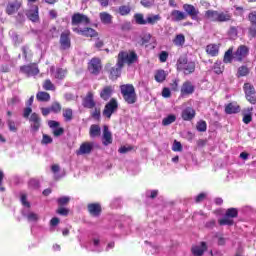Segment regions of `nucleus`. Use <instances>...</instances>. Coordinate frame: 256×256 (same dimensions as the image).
<instances>
[{
  "label": "nucleus",
  "mask_w": 256,
  "mask_h": 256,
  "mask_svg": "<svg viewBox=\"0 0 256 256\" xmlns=\"http://www.w3.org/2000/svg\"><path fill=\"white\" fill-rule=\"evenodd\" d=\"M176 120H177V117L171 114L162 120V125H164V127H167V125H171V123H175Z\"/></svg>",
  "instance_id": "obj_42"
},
{
  "label": "nucleus",
  "mask_w": 256,
  "mask_h": 256,
  "mask_svg": "<svg viewBox=\"0 0 256 256\" xmlns=\"http://www.w3.org/2000/svg\"><path fill=\"white\" fill-rule=\"evenodd\" d=\"M104 245L105 242L101 238L94 237L89 243V246H85V248L89 249V251H94L95 253H101V251H103Z\"/></svg>",
  "instance_id": "obj_4"
},
{
  "label": "nucleus",
  "mask_w": 256,
  "mask_h": 256,
  "mask_svg": "<svg viewBox=\"0 0 256 256\" xmlns=\"http://www.w3.org/2000/svg\"><path fill=\"white\" fill-rule=\"evenodd\" d=\"M72 31L78 33V35H83L84 37H95V35H97V32L93 28L80 29L79 27L74 26Z\"/></svg>",
  "instance_id": "obj_13"
},
{
  "label": "nucleus",
  "mask_w": 256,
  "mask_h": 256,
  "mask_svg": "<svg viewBox=\"0 0 256 256\" xmlns=\"http://www.w3.org/2000/svg\"><path fill=\"white\" fill-rule=\"evenodd\" d=\"M62 115L64 117V121L66 122L73 121V109L64 108L62 111Z\"/></svg>",
  "instance_id": "obj_35"
},
{
  "label": "nucleus",
  "mask_w": 256,
  "mask_h": 256,
  "mask_svg": "<svg viewBox=\"0 0 256 256\" xmlns=\"http://www.w3.org/2000/svg\"><path fill=\"white\" fill-rule=\"evenodd\" d=\"M173 43L176 45V47H183V45H185V36L183 34L176 35Z\"/></svg>",
  "instance_id": "obj_38"
},
{
  "label": "nucleus",
  "mask_w": 256,
  "mask_h": 256,
  "mask_svg": "<svg viewBox=\"0 0 256 256\" xmlns=\"http://www.w3.org/2000/svg\"><path fill=\"white\" fill-rule=\"evenodd\" d=\"M172 151H174L175 153L183 151V145L181 144V142L174 140L172 145Z\"/></svg>",
  "instance_id": "obj_46"
},
{
  "label": "nucleus",
  "mask_w": 256,
  "mask_h": 256,
  "mask_svg": "<svg viewBox=\"0 0 256 256\" xmlns=\"http://www.w3.org/2000/svg\"><path fill=\"white\" fill-rule=\"evenodd\" d=\"M247 55H249V48L245 45H240L233 53V59L234 61H243Z\"/></svg>",
  "instance_id": "obj_8"
},
{
  "label": "nucleus",
  "mask_w": 256,
  "mask_h": 256,
  "mask_svg": "<svg viewBox=\"0 0 256 256\" xmlns=\"http://www.w3.org/2000/svg\"><path fill=\"white\" fill-rule=\"evenodd\" d=\"M162 17L159 14H148L146 16V25H157Z\"/></svg>",
  "instance_id": "obj_26"
},
{
  "label": "nucleus",
  "mask_w": 256,
  "mask_h": 256,
  "mask_svg": "<svg viewBox=\"0 0 256 256\" xmlns=\"http://www.w3.org/2000/svg\"><path fill=\"white\" fill-rule=\"evenodd\" d=\"M249 75V68L247 66H241L238 68V77H246Z\"/></svg>",
  "instance_id": "obj_49"
},
{
  "label": "nucleus",
  "mask_w": 256,
  "mask_h": 256,
  "mask_svg": "<svg viewBox=\"0 0 256 256\" xmlns=\"http://www.w3.org/2000/svg\"><path fill=\"white\" fill-rule=\"evenodd\" d=\"M29 121H30L32 131L34 132L39 131L41 127V117H39V114L32 113L29 118Z\"/></svg>",
  "instance_id": "obj_12"
},
{
  "label": "nucleus",
  "mask_w": 256,
  "mask_h": 256,
  "mask_svg": "<svg viewBox=\"0 0 256 256\" xmlns=\"http://www.w3.org/2000/svg\"><path fill=\"white\" fill-rule=\"evenodd\" d=\"M205 251H207V244L205 242H201L200 245L192 247V253L194 256H202Z\"/></svg>",
  "instance_id": "obj_22"
},
{
  "label": "nucleus",
  "mask_w": 256,
  "mask_h": 256,
  "mask_svg": "<svg viewBox=\"0 0 256 256\" xmlns=\"http://www.w3.org/2000/svg\"><path fill=\"white\" fill-rule=\"evenodd\" d=\"M83 107L86 109H93L95 107V100L93 99V92H88L82 102Z\"/></svg>",
  "instance_id": "obj_21"
},
{
  "label": "nucleus",
  "mask_w": 256,
  "mask_h": 256,
  "mask_svg": "<svg viewBox=\"0 0 256 256\" xmlns=\"http://www.w3.org/2000/svg\"><path fill=\"white\" fill-rule=\"evenodd\" d=\"M196 127H197V131H200L201 133H203L207 131V122L199 121Z\"/></svg>",
  "instance_id": "obj_51"
},
{
  "label": "nucleus",
  "mask_w": 256,
  "mask_h": 256,
  "mask_svg": "<svg viewBox=\"0 0 256 256\" xmlns=\"http://www.w3.org/2000/svg\"><path fill=\"white\" fill-rule=\"evenodd\" d=\"M219 17V12L215 10H208L205 12V18L208 19V21H214L217 22Z\"/></svg>",
  "instance_id": "obj_33"
},
{
  "label": "nucleus",
  "mask_w": 256,
  "mask_h": 256,
  "mask_svg": "<svg viewBox=\"0 0 256 256\" xmlns=\"http://www.w3.org/2000/svg\"><path fill=\"white\" fill-rule=\"evenodd\" d=\"M121 69H123V66H119V62H117L116 66L112 67L110 70L111 79H117V77H120Z\"/></svg>",
  "instance_id": "obj_32"
},
{
  "label": "nucleus",
  "mask_w": 256,
  "mask_h": 256,
  "mask_svg": "<svg viewBox=\"0 0 256 256\" xmlns=\"http://www.w3.org/2000/svg\"><path fill=\"white\" fill-rule=\"evenodd\" d=\"M151 39V35L148 34L140 39V42H138L140 45H146Z\"/></svg>",
  "instance_id": "obj_64"
},
{
  "label": "nucleus",
  "mask_w": 256,
  "mask_h": 256,
  "mask_svg": "<svg viewBox=\"0 0 256 256\" xmlns=\"http://www.w3.org/2000/svg\"><path fill=\"white\" fill-rule=\"evenodd\" d=\"M28 188H29L31 191H35V190L39 189V180H37V179H31V180L28 182Z\"/></svg>",
  "instance_id": "obj_45"
},
{
  "label": "nucleus",
  "mask_w": 256,
  "mask_h": 256,
  "mask_svg": "<svg viewBox=\"0 0 256 256\" xmlns=\"http://www.w3.org/2000/svg\"><path fill=\"white\" fill-rule=\"evenodd\" d=\"M60 169L61 168L59 167V165L57 164L52 165L51 171L54 173L55 179H59V175L57 173H59Z\"/></svg>",
  "instance_id": "obj_59"
},
{
  "label": "nucleus",
  "mask_w": 256,
  "mask_h": 256,
  "mask_svg": "<svg viewBox=\"0 0 256 256\" xmlns=\"http://www.w3.org/2000/svg\"><path fill=\"white\" fill-rule=\"evenodd\" d=\"M172 21H183L186 19L187 15H185V12L174 10L171 12Z\"/></svg>",
  "instance_id": "obj_31"
},
{
  "label": "nucleus",
  "mask_w": 256,
  "mask_h": 256,
  "mask_svg": "<svg viewBox=\"0 0 256 256\" xmlns=\"http://www.w3.org/2000/svg\"><path fill=\"white\" fill-rule=\"evenodd\" d=\"M181 117L183 121H192V119H195V109L192 107L185 108L182 110Z\"/></svg>",
  "instance_id": "obj_19"
},
{
  "label": "nucleus",
  "mask_w": 256,
  "mask_h": 256,
  "mask_svg": "<svg viewBox=\"0 0 256 256\" xmlns=\"http://www.w3.org/2000/svg\"><path fill=\"white\" fill-rule=\"evenodd\" d=\"M57 213H58V215H62L64 217H66V215H69V209L60 207V208H58Z\"/></svg>",
  "instance_id": "obj_62"
},
{
  "label": "nucleus",
  "mask_w": 256,
  "mask_h": 256,
  "mask_svg": "<svg viewBox=\"0 0 256 256\" xmlns=\"http://www.w3.org/2000/svg\"><path fill=\"white\" fill-rule=\"evenodd\" d=\"M239 111H241V108L236 103H229L225 107V113L227 115H233V113H239Z\"/></svg>",
  "instance_id": "obj_28"
},
{
  "label": "nucleus",
  "mask_w": 256,
  "mask_h": 256,
  "mask_svg": "<svg viewBox=\"0 0 256 256\" xmlns=\"http://www.w3.org/2000/svg\"><path fill=\"white\" fill-rule=\"evenodd\" d=\"M179 71H183L184 75H191L195 72V62L188 61L187 57L181 56L177 61Z\"/></svg>",
  "instance_id": "obj_2"
},
{
  "label": "nucleus",
  "mask_w": 256,
  "mask_h": 256,
  "mask_svg": "<svg viewBox=\"0 0 256 256\" xmlns=\"http://www.w3.org/2000/svg\"><path fill=\"white\" fill-rule=\"evenodd\" d=\"M166 77H167V74L164 72V70H158L155 74V80L158 83H163Z\"/></svg>",
  "instance_id": "obj_41"
},
{
  "label": "nucleus",
  "mask_w": 256,
  "mask_h": 256,
  "mask_svg": "<svg viewBox=\"0 0 256 256\" xmlns=\"http://www.w3.org/2000/svg\"><path fill=\"white\" fill-rule=\"evenodd\" d=\"M101 135V127L99 125L93 124L90 127V137H99Z\"/></svg>",
  "instance_id": "obj_36"
},
{
  "label": "nucleus",
  "mask_w": 256,
  "mask_h": 256,
  "mask_svg": "<svg viewBox=\"0 0 256 256\" xmlns=\"http://www.w3.org/2000/svg\"><path fill=\"white\" fill-rule=\"evenodd\" d=\"M88 211L92 217H99L101 215V205L99 204H89Z\"/></svg>",
  "instance_id": "obj_25"
},
{
  "label": "nucleus",
  "mask_w": 256,
  "mask_h": 256,
  "mask_svg": "<svg viewBox=\"0 0 256 256\" xmlns=\"http://www.w3.org/2000/svg\"><path fill=\"white\" fill-rule=\"evenodd\" d=\"M26 16L32 23H37L39 21V7L37 5H33L31 9L26 12Z\"/></svg>",
  "instance_id": "obj_14"
},
{
  "label": "nucleus",
  "mask_w": 256,
  "mask_h": 256,
  "mask_svg": "<svg viewBox=\"0 0 256 256\" xmlns=\"http://www.w3.org/2000/svg\"><path fill=\"white\" fill-rule=\"evenodd\" d=\"M227 21H231V14L227 12H218V20L219 23H225Z\"/></svg>",
  "instance_id": "obj_37"
},
{
  "label": "nucleus",
  "mask_w": 256,
  "mask_h": 256,
  "mask_svg": "<svg viewBox=\"0 0 256 256\" xmlns=\"http://www.w3.org/2000/svg\"><path fill=\"white\" fill-rule=\"evenodd\" d=\"M248 19L252 24L250 35H252V37H256V11L251 12L248 16Z\"/></svg>",
  "instance_id": "obj_24"
},
{
  "label": "nucleus",
  "mask_w": 256,
  "mask_h": 256,
  "mask_svg": "<svg viewBox=\"0 0 256 256\" xmlns=\"http://www.w3.org/2000/svg\"><path fill=\"white\" fill-rule=\"evenodd\" d=\"M19 9H21V1L19 0L12 1L8 3L6 6V13L7 15H15V13L19 11Z\"/></svg>",
  "instance_id": "obj_16"
},
{
  "label": "nucleus",
  "mask_w": 256,
  "mask_h": 256,
  "mask_svg": "<svg viewBox=\"0 0 256 256\" xmlns=\"http://www.w3.org/2000/svg\"><path fill=\"white\" fill-rule=\"evenodd\" d=\"M93 151L92 142H83L80 148L76 151V155H89Z\"/></svg>",
  "instance_id": "obj_15"
},
{
  "label": "nucleus",
  "mask_w": 256,
  "mask_h": 256,
  "mask_svg": "<svg viewBox=\"0 0 256 256\" xmlns=\"http://www.w3.org/2000/svg\"><path fill=\"white\" fill-rule=\"evenodd\" d=\"M89 71L94 75H98L101 71V60L99 58H93L89 64Z\"/></svg>",
  "instance_id": "obj_17"
},
{
  "label": "nucleus",
  "mask_w": 256,
  "mask_h": 256,
  "mask_svg": "<svg viewBox=\"0 0 256 256\" xmlns=\"http://www.w3.org/2000/svg\"><path fill=\"white\" fill-rule=\"evenodd\" d=\"M36 99L38 101H49V99H51V96L47 92H38L36 95Z\"/></svg>",
  "instance_id": "obj_43"
},
{
  "label": "nucleus",
  "mask_w": 256,
  "mask_h": 256,
  "mask_svg": "<svg viewBox=\"0 0 256 256\" xmlns=\"http://www.w3.org/2000/svg\"><path fill=\"white\" fill-rule=\"evenodd\" d=\"M51 73L55 79H65V75H67V70L63 68H57L55 70L54 67L51 68Z\"/></svg>",
  "instance_id": "obj_27"
},
{
  "label": "nucleus",
  "mask_w": 256,
  "mask_h": 256,
  "mask_svg": "<svg viewBox=\"0 0 256 256\" xmlns=\"http://www.w3.org/2000/svg\"><path fill=\"white\" fill-rule=\"evenodd\" d=\"M162 97H164V99H169V97H171V90L169 88H163Z\"/></svg>",
  "instance_id": "obj_63"
},
{
  "label": "nucleus",
  "mask_w": 256,
  "mask_h": 256,
  "mask_svg": "<svg viewBox=\"0 0 256 256\" xmlns=\"http://www.w3.org/2000/svg\"><path fill=\"white\" fill-rule=\"evenodd\" d=\"M141 5H143V7H153L155 0H141Z\"/></svg>",
  "instance_id": "obj_60"
},
{
  "label": "nucleus",
  "mask_w": 256,
  "mask_h": 256,
  "mask_svg": "<svg viewBox=\"0 0 256 256\" xmlns=\"http://www.w3.org/2000/svg\"><path fill=\"white\" fill-rule=\"evenodd\" d=\"M134 19L137 25H147V18L143 14H135Z\"/></svg>",
  "instance_id": "obj_39"
},
{
  "label": "nucleus",
  "mask_w": 256,
  "mask_h": 256,
  "mask_svg": "<svg viewBox=\"0 0 256 256\" xmlns=\"http://www.w3.org/2000/svg\"><path fill=\"white\" fill-rule=\"evenodd\" d=\"M69 201H71V197L62 196V197L58 198L57 203H58V205L63 206V205H67V203H69Z\"/></svg>",
  "instance_id": "obj_53"
},
{
  "label": "nucleus",
  "mask_w": 256,
  "mask_h": 256,
  "mask_svg": "<svg viewBox=\"0 0 256 256\" xmlns=\"http://www.w3.org/2000/svg\"><path fill=\"white\" fill-rule=\"evenodd\" d=\"M43 89H45V91H55V85L51 80H46L43 84Z\"/></svg>",
  "instance_id": "obj_48"
},
{
  "label": "nucleus",
  "mask_w": 256,
  "mask_h": 256,
  "mask_svg": "<svg viewBox=\"0 0 256 256\" xmlns=\"http://www.w3.org/2000/svg\"><path fill=\"white\" fill-rule=\"evenodd\" d=\"M118 107H119V104L117 103V100L112 98L109 101V103L106 104L104 111H103V115L105 117H107L108 119H111V115H113L115 113V111H117Z\"/></svg>",
  "instance_id": "obj_6"
},
{
  "label": "nucleus",
  "mask_w": 256,
  "mask_h": 256,
  "mask_svg": "<svg viewBox=\"0 0 256 256\" xmlns=\"http://www.w3.org/2000/svg\"><path fill=\"white\" fill-rule=\"evenodd\" d=\"M51 111L53 113H61V104L59 102H54L51 107H50Z\"/></svg>",
  "instance_id": "obj_52"
},
{
  "label": "nucleus",
  "mask_w": 256,
  "mask_h": 256,
  "mask_svg": "<svg viewBox=\"0 0 256 256\" xmlns=\"http://www.w3.org/2000/svg\"><path fill=\"white\" fill-rule=\"evenodd\" d=\"M119 13L122 16L129 15L131 13V8L129 6H120Z\"/></svg>",
  "instance_id": "obj_54"
},
{
  "label": "nucleus",
  "mask_w": 256,
  "mask_h": 256,
  "mask_svg": "<svg viewBox=\"0 0 256 256\" xmlns=\"http://www.w3.org/2000/svg\"><path fill=\"white\" fill-rule=\"evenodd\" d=\"M237 215H238V212H237V209L235 208H230L226 211V216L229 217L230 219H235Z\"/></svg>",
  "instance_id": "obj_50"
},
{
  "label": "nucleus",
  "mask_w": 256,
  "mask_h": 256,
  "mask_svg": "<svg viewBox=\"0 0 256 256\" xmlns=\"http://www.w3.org/2000/svg\"><path fill=\"white\" fill-rule=\"evenodd\" d=\"M237 27L232 26L230 27L229 31H228V35L230 37V39H237Z\"/></svg>",
  "instance_id": "obj_56"
},
{
  "label": "nucleus",
  "mask_w": 256,
  "mask_h": 256,
  "mask_svg": "<svg viewBox=\"0 0 256 256\" xmlns=\"http://www.w3.org/2000/svg\"><path fill=\"white\" fill-rule=\"evenodd\" d=\"M195 93V86L191 81H186L183 83L181 87V94L182 95H193Z\"/></svg>",
  "instance_id": "obj_18"
},
{
  "label": "nucleus",
  "mask_w": 256,
  "mask_h": 256,
  "mask_svg": "<svg viewBox=\"0 0 256 256\" xmlns=\"http://www.w3.org/2000/svg\"><path fill=\"white\" fill-rule=\"evenodd\" d=\"M244 93L246 95L247 101L251 103V105H256V92L255 87L249 83L244 84Z\"/></svg>",
  "instance_id": "obj_5"
},
{
  "label": "nucleus",
  "mask_w": 256,
  "mask_h": 256,
  "mask_svg": "<svg viewBox=\"0 0 256 256\" xmlns=\"http://www.w3.org/2000/svg\"><path fill=\"white\" fill-rule=\"evenodd\" d=\"M183 10L191 17V19H193V21H199V18H197V15H199V10H197L195 6L191 4H184Z\"/></svg>",
  "instance_id": "obj_11"
},
{
  "label": "nucleus",
  "mask_w": 256,
  "mask_h": 256,
  "mask_svg": "<svg viewBox=\"0 0 256 256\" xmlns=\"http://www.w3.org/2000/svg\"><path fill=\"white\" fill-rule=\"evenodd\" d=\"M49 143H53V138L47 134H43L42 145H49Z\"/></svg>",
  "instance_id": "obj_58"
},
{
  "label": "nucleus",
  "mask_w": 256,
  "mask_h": 256,
  "mask_svg": "<svg viewBox=\"0 0 256 256\" xmlns=\"http://www.w3.org/2000/svg\"><path fill=\"white\" fill-rule=\"evenodd\" d=\"M219 225H233V218H230L229 216H227V214H225V216L218 220Z\"/></svg>",
  "instance_id": "obj_44"
},
{
  "label": "nucleus",
  "mask_w": 256,
  "mask_h": 256,
  "mask_svg": "<svg viewBox=\"0 0 256 256\" xmlns=\"http://www.w3.org/2000/svg\"><path fill=\"white\" fill-rule=\"evenodd\" d=\"M113 94V87L111 86H106L103 88V90L100 92V97L101 99H103L104 101L109 100V98L111 97V95Z\"/></svg>",
  "instance_id": "obj_29"
},
{
  "label": "nucleus",
  "mask_w": 256,
  "mask_h": 256,
  "mask_svg": "<svg viewBox=\"0 0 256 256\" xmlns=\"http://www.w3.org/2000/svg\"><path fill=\"white\" fill-rule=\"evenodd\" d=\"M123 99L128 105L137 103V93H135V87L133 84H124L120 86Z\"/></svg>",
  "instance_id": "obj_1"
},
{
  "label": "nucleus",
  "mask_w": 256,
  "mask_h": 256,
  "mask_svg": "<svg viewBox=\"0 0 256 256\" xmlns=\"http://www.w3.org/2000/svg\"><path fill=\"white\" fill-rule=\"evenodd\" d=\"M168 57H169V54L165 51H162L159 55V60L161 63H165V61H167Z\"/></svg>",
  "instance_id": "obj_61"
},
{
  "label": "nucleus",
  "mask_w": 256,
  "mask_h": 256,
  "mask_svg": "<svg viewBox=\"0 0 256 256\" xmlns=\"http://www.w3.org/2000/svg\"><path fill=\"white\" fill-rule=\"evenodd\" d=\"M20 73H23L26 77H35V75H39V68L37 64L22 66L20 67Z\"/></svg>",
  "instance_id": "obj_7"
},
{
  "label": "nucleus",
  "mask_w": 256,
  "mask_h": 256,
  "mask_svg": "<svg viewBox=\"0 0 256 256\" xmlns=\"http://www.w3.org/2000/svg\"><path fill=\"white\" fill-rule=\"evenodd\" d=\"M206 53L211 55V57H217L219 55V46L217 44H209L206 47Z\"/></svg>",
  "instance_id": "obj_30"
},
{
  "label": "nucleus",
  "mask_w": 256,
  "mask_h": 256,
  "mask_svg": "<svg viewBox=\"0 0 256 256\" xmlns=\"http://www.w3.org/2000/svg\"><path fill=\"white\" fill-rule=\"evenodd\" d=\"M233 48H229L226 52H225V54H224V59H223V61L225 62V63H231V61H233V59H235V58H233Z\"/></svg>",
  "instance_id": "obj_40"
},
{
  "label": "nucleus",
  "mask_w": 256,
  "mask_h": 256,
  "mask_svg": "<svg viewBox=\"0 0 256 256\" xmlns=\"http://www.w3.org/2000/svg\"><path fill=\"white\" fill-rule=\"evenodd\" d=\"M137 61V53L131 52H120L118 54V66L123 67L125 63L131 65Z\"/></svg>",
  "instance_id": "obj_3"
},
{
  "label": "nucleus",
  "mask_w": 256,
  "mask_h": 256,
  "mask_svg": "<svg viewBox=\"0 0 256 256\" xmlns=\"http://www.w3.org/2000/svg\"><path fill=\"white\" fill-rule=\"evenodd\" d=\"M102 140H103V145L105 146L111 145V143H113V135L111 134V131H109V127L107 126L103 127Z\"/></svg>",
  "instance_id": "obj_20"
},
{
  "label": "nucleus",
  "mask_w": 256,
  "mask_h": 256,
  "mask_svg": "<svg viewBox=\"0 0 256 256\" xmlns=\"http://www.w3.org/2000/svg\"><path fill=\"white\" fill-rule=\"evenodd\" d=\"M157 195H159V191L158 190H148L146 192V197L148 199H155L157 197Z\"/></svg>",
  "instance_id": "obj_57"
},
{
  "label": "nucleus",
  "mask_w": 256,
  "mask_h": 256,
  "mask_svg": "<svg viewBox=\"0 0 256 256\" xmlns=\"http://www.w3.org/2000/svg\"><path fill=\"white\" fill-rule=\"evenodd\" d=\"M71 32L69 30H66L61 33L60 35V47L64 51L69 49L71 47Z\"/></svg>",
  "instance_id": "obj_9"
},
{
  "label": "nucleus",
  "mask_w": 256,
  "mask_h": 256,
  "mask_svg": "<svg viewBox=\"0 0 256 256\" xmlns=\"http://www.w3.org/2000/svg\"><path fill=\"white\" fill-rule=\"evenodd\" d=\"M22 215L23 217H26V219H28V221L32 222V223H37V221H39V214L35 213V212H31L29 210H22Z\"/></svg>",
  "instance_id": "obj_23"
},
{
  "label": "nucleus",
  "mask_w": 256,
  "mask_h": 256,
  "mask_svg": "<svg viewBox=\"0 0 256 256\" xmlns=\"http://www.w3.org/2000/svg\"><path fill=\"white\" fill-rule=\"evenodd\" d=\"M7 125L9 128V131H11L12 133H17V124L15 123V121L8 120Z\"/></svg>",
  "instance_id": "obj_55"
},
{
  "label": "nucleus",
  "mask_w": 256,
  "mask_h": 256,
  "mask_svg": "<svg viewBox=\"0 0 256 256\" xmlns=\"http://www.w3.org/2000/svg\"><path fill=\"white\" fill-rule=\"evenodd\" d=\"M20 201H21L23 207H26L27 209L31 208V203L29 201H27V194L22 193L20 195Z\"/></svg>",
  "instance_id": "obj_47"
},
{
  "label": "nucleus",
  "mask_w": 256,
  "mask_h": 256,
  "mask_svg": "<svg viewBox=\"0 0 256 256\" xmlns=\"http://www.w3.org/2000/svg\"><path fill=\"white\" fill-rule=\"evenodd\" d=\"M72 25L73 27L77 25H89V17L85 14L76 13L72 16Z\"/></svg>",
  "instance_id": "obj_10"
},
{
  "label": "nucleus",
  "mask_w": 256,
  "mask_h": 256,
  "mask_svg": "<svg viewBox=\"0 0 256 256\" xmlns=\"http://www.w3.org/2000/svg\"><path fill=\"white\" fill-rule=\"evenodd\" d=\"M99 17L104 25H110V23L113 21V16L107 12H101Z\"/></svg>",
  "instance_id": "obj_34"
}]
</instances>
